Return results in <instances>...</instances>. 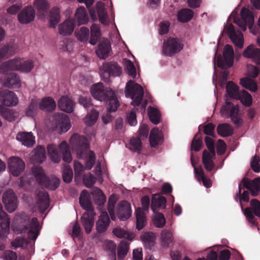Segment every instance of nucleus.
Instances as JSON below:
<instances>
[{"mask_svg":"<svg viewBox=\"0 0 260 260\" xmlns=\"http://www.w3.org/2000/svg\"><path fill=\"white\" fill-rule=\"evenodd\" d=\"M155 217L154 219V224L157 228H161L166 223V219L162 213H156Z\"/></svg>","mask_w":260,"mask_h":260,"instance_id":"63","label":"nucleus"},{"mask_svg":"<svg viewBox=\"0 0 260 260\" xmlns=\"http://www.w3.org/2000/svg\"><path fill=\"white\" fill-rule=\"evenodd\" d=\"M92 194L93 196L94 203L98 206H103L106 201V197L101 189L98 187H95Z\"/></svg>","mask_w":260,"mask_h":260,"instance_id":"39","label":"nucleus"},{"mask_svg":"<svg viewBox=\"0 0 260 260\" xmlns=\"http://www.w3.org/2000/svg\"><path fill=\"white\" fill-rule=\"evenodd\" d=\"M60 20V10L56 7H53L50 12L49 25L55 28Z\"/></svg>","mask_w":260,"mask_h":260,"instance_id":"37","label":"nucleus"},{"mask_svg":"<svg viewBox=\"0 0 260 260\" xmlns=\"http://www.w3.org/2000/svg\"><path fill=\"white\" fill-rule=\"evenodd\" d=\"M75 24L70 19H67L58 25L59 33L64 36H69L74 30Z\"/></svg>","mask_w":260,"mask_h":260,"instance_id":"31","label":"nucleus"},{"mask_svg":"<svg viewBox=\"0 0 260 260\" xmlns=\"http://www.w3.org/2000/svg\"><path fill=\"white\" fill-rule=\"evenodd\" d=\"M234 50L232 46L230 45H225L223 50V58L218 56L217 59V66L221 69H225L226 67H231L234 61Z\"/></svg>","mask_w":260,"mask_h":260,"instance_id":"12","label":"nucleus"},{"mask_svg":"<svg viewBox=\"0 0 260 260\" xmlns=\"http://www.w3.org/2000/svg\"><path fill=\"white\" fill-rule=\"evenodd\" d=\"M129 149L133 152H138L141 150L142 143L139 137L132 138L129 142Z\"/></svg>","mask_w":260,"mask_h":260,"instance_id":"51","label":"nucleus"},{"mask_svg":"<svg viewBox=\"0 0 260 260\" xmlns=\"http://www.w3.org/2000/svg\"><path fill=\"white\" fill-rule=\"evenodd\" d=\"M161 245L164 247H168L173 241V235L171 231L164 229L161 233Z\"/></svg>","mask_w":260,"mask_h":260,"instance_id":"45","label":"nucleus"},{"mask_svg":"<svg viewBox=\"0 0 260 260\" xmlns=\"http://www.w3.org/2000/svg\"><path fill=\"white\" fill-rule=\"evenodd\" d=\"M70 143L72 151L76 153L77 158L86 157L85 169L90 170L95 164V155L93 151L88 150V144L86 137L74 134L71 137Z\"/></svg>","mask_w":260,"mask_h":260,"instance_id":"1","label":"nucleus"},{"mask_svg":"<svg viewBox=\"0 0 260 260\" xmlns=\"http://www.w3.org/2000/svg\"><path fill=\"white\" fill-rule=\"evenodd\" d=\"M35 11L31 6H27L23 9L18 15V19L21 24H28L34 20Z\"/></svg>","mask_w":260,"mask_h":260,"instance_id":"19","label":"nucleus"},{"mask_svg":"<svg viewBox=\"0 0 260 260\" xmlns=\"http://www.w3.org/2000/svg\"><path fill=\"white\" fill-rule=\"evenodd\" d=\"M75 18L77 19L79 25L86 23L88 21V17L86 9L82 7L78 8L75 13Z\"/></svg>","mask_w":260,"mask_h":260,"instance_id":"44","label":"nucleus"},{"mask_svg":"<svg viewBox=\"0 0 260 260\" xmlns=\"http://www.w3.org/2000/svg\"><path fill=\"white\" fill-rule=\"evenodd\" d=\"M0 101L2 105L6 106H14L18 103L16 95L12 91L7 89L0 90Z\"/></svg>","mask_w":260,"mask_h":260,"instance_id":"17","label":"nucleus"},{"mask_svg":"<svg viewBox=\"0 0 260 260\" xmlns=\"http://www.w3.org/2000/svg\"><path fill=\"white\" fill-rule=\"evenodd\" d=\"M47 149L51 159L54 162H59L61 158L67 163H70L72 160L70 147L64 141L59 144L58 148L55 145L50 144L48 145Z\"/></svg>","mask_w":260,"mask_h":260,"instance_id":"5","label":"nucleus"},{"mask_svg":"<svg viewBox=\"0 0 260 260\" xmlns=\"http://www.w3.org/2000/svg\"><path fill=\"white\" fill-rule=\"evenodd\" d=\"M226 33L233 44L238 48L241 49L243 47V36L241 32L236 31L232 24L228 25L226 28Z\"/></svg>","mask_w":260,"mask_h":260,"instance_id":"18","label":"nucleus"},{"mask_svg":"<svg viewBox=\"0 0 260 260\" xmlns=\"http://www.w3.org/2000/svg\"><path fill=\"white\" fill-rule=\"evenodd\" d=\"M54 120L57 126L59 127L62 133L67 132L71 127L70 119L64 113H57L54 115Z\"/></svg>","mask_w":260,"mask_h":260,"instance_id":"21","label":"nucleus"},{"mask_svg":"<svg viewBox=\"0 0 260 260\" xmlns=\"http://www.w3.org/2000/svg\"><path fill=\"white\" fill-rule=\"evenodd\" d=\"M99 112L95 110H92L89 113L86 117L85 118L84 122L88 126L93 125L99 117Z\"/></svg>","mask_w":260,"mask_h":260,"instance_id":"55","label":"nucleus"},{"mask_svg":"<svg viewBox=\"0 0 260 260\" xmlns=\"http://www.w3.org/2000/svg\"><path fill=\"white\" fill-rule=\"evenodd\" d=\"M141 239L145 243L146 247L151 248L154 245L155 236L153 233L146 232L142 236Z\"/></svg>","mask_w":260,"mask_h":260,"instance_id":"54","label":"nucleus"},{"mask_svg":"<svg viewBox=\"0 0 260 260\" xmlns=\"http://www.w3.org/2000/svg\"><path fill=\"white\" fill-rule=\"evenodd\" d=\"M74 102L67 96H62L58 102L59 109L67 113H71L74 110Z\"/></svg>","mask_w":260,"mask_h":260,"instance_id":"30","label":"nucleus"},{"mask_svg":"<svg viewBox=\"0 0 260 260\" xmlns=\"http://www.w3.org/2000/svg\"><path fill=\"white\" fill-rule=\"evenodd\" d=\"M250 205L251 207H247L244 211V214L248 221L253 225H256L254 214L260 217V202L257 199H254L251 200Z\"/></svg>","mask_w":260,"mask_h":260,"instance_id":"13","label":"nucleus"},{"mask_svg":"<svg viewBox=\"0 0 260 260\" xmlns=\"http://www.w3.org/2000/svg\"><path fill=\"white\" fill-rule=\"evenodd\" d=\"M218 134L223 137L231 136L233 133V129L232 126L228 123L219 124L217 127Z\"/></svg>","mask_w":260,"mask_h":260,"instance_id":"43","label":"nucleus"},{"mask_svg":"<svg viewBox=\"0 0 260 260\" xmlns=\"http://www.w3.org/2000/svg\"><path fill=\"white\" fill-rule=\"evenodd\" d=\"M56 103L50 97L43 98L39 105V108L43 111L52 112L56 108Z\"/></svg>","mask_w":260,"mask_h":260,"instance_id":"34","label":"nucleus"},{"mask_svg":"<svg viewBox=\"0 0 260 260\" xmlns=\"http://www.w3.org/2000/svg\"><path fill=\"white\" fill-rule=\"evenodd\" d=\"M136 228L138 230H142L146 225V217L144 211L141 208H138L136 211Z\"/></svg>","mask_w":260,"mask_h":260,"instance_id":"38","label":"nucleus"},{"mask_svg":"<svg viewBox=\"0 0 260 260\" xmlns=\"http://www.w3.org/2000/svg\"><path fill=\"white\" fill-rule=\"evenodd\" d=\"M125 68L128 75L134 79L136 76V69L133 62L129 59H125Z\"/></svg>","mask_w":260,"mask_h":260,"instance_id":"61","label":"nucleus"},{"mask_svg":"<svg viewBox=\"0 0 260 260\" xmlns=\"http://www.w3.org/2000/svg\"><path fill=\"white\" fill-rule=\"evenodd\" d=\"M167 200L165 197L160 196L159 194H153L152 197L151 208L154 213H156L159 209H165Z\"/></svg>","mask_w":260,"mask_h":260,"instance_id":"28","label":"nucleus"},{"mask_svg":"<svg viewBox=\"0 0 260 260\" xmlns=\"http://www.w3.org/2000/svg\"><path fill=\"white\" fill-rule=\"evenodd\" d=\"M236 100H240L242 104L246 107H249L252 104V97L251 95L246 90L240 91L239 98Z\"/></svg>","mask_w":260,"mask_h":260,"instance_id":"52","label":"nucleus"},{"mask_svg":"<svg viewBox=\"0 0 260 260\" xmlns=\"http://www.w3.org/2000/svg\"><path fill=\"white\" fill-rule=\"evenodd\" d=\"M6 85L10 88H19L21 86V81L18 75L15 73H11L6 76Z\"/></svg>","mask_w":260,"mask_h":260,"instance_id":"32","label":"nucleus"},{"mask_svg":"<svg viewBox=\"0 0 260 260\" xmlns=\"http://www.w3.org/2000/svg\"><path fill=\"white\" fill-rule=\"evenodd\" d=\"M201 135V132L199 131L192 139L191 144V151H199L201 149L203 144Z\"/></svg>","mask_w":260,"mask_h":260,"instance_id":"49","label":"nucleus"},{"mask_svg":"<svg viewBox=\"0 0 260 260\" xmlns=\"http://www.w3.org/2000/svg\"><path fill=\"white\" fill-rule=\"evenodd\" d=\"M2 200L8 212H13L17 208V198L12 189H9L4 193Z\"/></svg>","mask_w":260,"mask_h":260,"instance_id":"15","label":"nucleus"},{"mask_svg":"<svg viewBox=\"0 0 260 260\" xmlns=\"http://www.w3.org/2000/svg\"><path fill=\"white\" fill-rule=\"evenodd\" d=\"M205 142L209 151L204 150L203 152L202 161L205 169L211 171L214 168L213 158L215 156L214 143L210 137L206 136Z\"/></svg>","mask_w":260,"mask_h":260,"instance_id":"9","label":"nucleus"},{"mask_svg":"<svg viewBox=\"0 0 260 260\" xmlns=\"http://www.w3.org/2000/svg\"><path fill=\"white\" fill-rule=\"evenodd\" d=\"M34 67V63L31 60H27L22 62L19 58H14L1 64L0 65V73L5 74L10 71H19L22 72L28 73Z\"/></svg>","mask_w":260,"mask_h":260,"instance_id":"6","label":"nucleus"},{"mask_svg":"<svg viewBox=\"0 0 260 260\" xmlns=\"http://www.w3.org/2000/svg\"><path fill=\"white\" fill-rule=\"evenodd\" d=\"M113 234L118 238H125L128 240H132L133 235L125 231L121 228H115L113 231Z\"/></svg>","mask_w":260,"mask_h":260,"instance_id":"58","label":"nucleus"},{"mask_svg":"<svg viewBox=\"0 0 260 260\" xmlns=\"http://www.w3.org/2000/svg\"><path fill=\"white\" fill-rule=\"evenodd\" d=\"M91 36L89 40V43L91 45L96 44L99 38L101 36L100 27L98 25L93 24L90 27Z\"/></svg>","mask_w":260,"mask_h":260,"instance_id":"47","label":"nucleus"},{"mask_svg":"<svg viewBox=\"0 0 260 260\" xmlns=\"http://www.w3.org/2000/svg\"><path fill=\"white\" fill-rule=\"evenodd\" d=\"M184 45L181 39L178 38L169 37L164 40L162 47V54L166 56L172 57L180 52Z\"/></svg>","mask_w":260,"mask_h":260,"instance_id":"8","label":"nucleus"},{"mask_svg":"<svg viewBox=\"0 0 260 260\" xmlns=\"http://www.w3.org/2000/svg\"><path fill=\"white\" fill-rule=\"evenodd\" d=\"M73 173L72 169L68 166H65L62 171V178L66 183H70L73 178Z\"/></svg>","mask_w":260,"mask_h":260,"instance_id":"62","label":"nucleus"},{"mask_svg":"<svg viewBox=\"0 0 260 260\" xmlns=\"http://www.w3.org/2000/svg\"><path fill=\"white\" fill-rule=\"evenodd\" d=\"M223 111L229 113L230 117L236 126L239 127L242 124V119L238 116V109L231 102H226L225 105L222 107L221 110L223 113Z\"/></svg>","mask_w":260,"mask_h":260,"instance_id":"16","label":"nucleus"},{"mask_svg":"<svg viewBox=\"0 0 260 260\" xmlns=\"http://www.w3.org/2000/svg\"><path fill=\"white\" fill-rule=\"evenodd\" d=\"M128 244L126 242H121L118 248L117 256L119 259H123L127 253Z\"/></svg>","mask_w":260,"mask_h":260,"instance_id":"59","label":"nucleus"},{"mask_svg":"<svg viewBox=\"0 0 260 260\" xmlns=\"http://www.w3.org/2000/svg\"><path fill=\"white\" fill-rule=\"evenodd\" d=\"M240 84L250 91L255 92L257 90V85L256 82L251 79L242 78L240 79Z\"/></svg>","mask_w":260,"mask_h":260,"instance_id":"46","label":"nucleus"},{"mask_svg":"<svg viewBox=\"0 0 260 260\" xmlns=\"http://www.w3.org/2000/svg\"><path fill=\"white\" fill-rule=\"evenodd\" d=\"M10 230V218L7 214L3 210L0 203V250L6 248L7 236Z\"/></svg>","mask_w":260,"mask_h":260,"instance_id":"10","label":"nucleus"},{"mask_svg":"<svg viewBox=\"0 0 260 260\" xmlns=\"http://www.w3.org/2000/svg\"><path fill=\"white\" fill-rule=\"evenodd\" d=\"M37 204L41 213H44L49 206V197L48 192L40 190L37 193Z\"/></svg>","mask_w":260,"mask_h":260,"instance_id":"23","label":"nucleus"},{"mask_svg":"<svg viewBox=\"0 0 260 260\" xmlns=\"http://www.w3.org/2000/svg\"><path fill=\"white\" fill-rule=\"evenodd\" d=\"M32 172L39 184L42 182L44 177L46 176L42 167L39 166L34 167L32 168Z\"/></svg>","mask_w":260,"mask_h":260,"instance_id":"60","label":"nucleus"},{"mask_svg":"<svg viewBox=\"0 0 260 260\" xmlns=\"http://www.w3.org/2000/svg\"><path fill=\"white\" fill-rule=\"evenodd\" d=\"M46 150L44 146H38L35 150V154L34 155V159L37 162L42 163L46 159Z\"/></svg>","mask_w":260,"mask_h":260,"instance_id":"48","label":"nucleus"},{"mask_svg":"<svg viewBox=\"0 0 260 260\" xmlns=\"http://www.w3.org/2000/svg\"><path fill=\"white\" fill-rule=\"evenodd\" d=\"M243 55L246 58L252 59L256 64H260V49L255 48L254 46H248L243 51Z\"/></svg>","mask_w":260,"mask_h":260,"instance_id":"24","label":"nucleus"},{"mask_svg":"<svg viewBox=\"0 0 260 260\" xmlns=\"http://www.w3.org/2000/svg\"><path fill=\"white\" fill-rule=\"evenodd\" d=\"M102 69L110 76H119L122 73V69L118 64L114 61L106 62L103 64Z\"/></svg>","mask_w":260,"mask_h":260,"instance_id":"26","label":"nucleus"},{"mask_svg":"<svg viewBox=\"0 0 260 260\" xmlns=\"http://www.w3.org/2000/svg\"><path fill=\"white\" fill-rule=\"evenodd\" d=\"M202 127L203 129V133L204 134L211 137L215 136L214 129L215 128V125L212 123H208L205 125L202 124L200 125L199 126V131L201 132Z\"/></svg>","mask_w":260,"mask_h":260,"instance_id":"57","label":"nucleus"},{"mask_svg":"<svg viewBox=\"0 0 260 260\" xmlns=\"http://www.w3.org/2000/svg\"><path fill=\"white\" fill-rule=\"evenodd\" d=\"M110 220L107 212H102L96 222V230L98 233H103L107 230Z\"/></svg>","mask_w":260,"mask_h":260,"instance_id":"22","label":"nucleus"},{"mask_svg":"<svg viewBox=\"0 0 260 260\" xmlns=\"http://www.w3.org/2000/svg\"><path fill=\"white\" fill-rule=\"evenodd\" d=\"M226 91L228 95L234 99L239 98L240 91L238 86L233 81H229L226 85Z\"/></svg>","mask_w":260,"mask_h":260,"instance_id":"36","label":"nucleus"},{"mask_svg":"<svg viewBox=\"0 0 260 260\" xmlns=\"http://www.w3.org/2000/svg\"><path fill=\"white\" fill-rule=\"evenodd\" d=\"M148 116L150 120L154 124H157L160 122V113L158 110L154 108L149 107Z\"/></svg>","mask_w":260,"mask_h":260,"instance_id":"56","label":"nucleus"},{"mask_svg":"<svg viewBox=\"0 0 260 260\" xmlns=\"http://www.w3.org/2000/svg\"><path fill=\"white\" fill-rule=\"evenodd\" d=\"M79 203L82 208L86 211L81 217V222L85 232L89 234L94 225V218L95 213L90 201V196L86 190H83L80 196Z\"/></svg>","mask_w":260,"mask_h":260,"instance_id":"4","label":"nucleus"},{"mask_svg":"<svg viewBox=\"0 0 260 260\" xmlns=\"http://www.w3.org/2000/svg\"><path fill=\"white\" fill-rule=\"evenodd\" d=\"M111 49L110 42L107 40H104L100 42L95 52L97 56L101 59H105L109 55Z\"/></svg>","mask_w":260,"mask_h":260,"instance_id":"25","label":"nucleus"},{"mask_svg":"<svg viewBox=\"0 0 260 260\" xmlns=\"http://www.w3.org/2000/svg\"><path fill=\"white\" fill-rule=\"evenodd\" d=\"M8 165L10 172L14 176H19L25 167L24 161L17 156L11 157L8 159Z\"/></svg>","mask_w":260,"mask_h":260,"instance_id":"14","label":"nucleus"},{"mask_svg":"<svg viewBox=\"0 0 260 260\" xmlns=\"http://www.w3.org/2000/svg\"><path fill=\"white\" fill-rule=\"evenodd\" d=\"M132 215L131 205L126 201L120 202L117 210V215L120 220L124 221L129 218Z\"/></svg>","mask_w":260,"mask_h":260,"instance_id":"20","label":"nucleus"},{"mask_svg":"<svg viewBox=\"0 0 260 260\" xmlns=\"http://www.w3.org/2000/svg\"><path fill=\"white\" fill-rule=\"evenodd\" d=\"M78 102L85 109L89 108L92 105L91 99L89 96H80L78 99Z\"/></svg>","mask_w":260,"mask_h":260,"instance_id":"64","label":"nucleus"},{"mask_svg":"<svg viewBox=\"0 0 260 260\" xmlns=\"http://www.w3.org/2000/svg\"><path fill=\"white\" fill-rule=\"evenodd\" d=\"M0 115L9 122H12L18 117V113L15 110L0 105Z\"/></svg>","mask_w":260,"mask_h":260,"instance_id":"29","label":"nucleus"},{"mask_svg":"<svg viewBox=\"0 0 260 260\" xmlns=\"http://www.w3.org/2000/svg\"><path fill=\"white\" fill-rule=\"evenodd\" d=\"M161 140L158 128H153L151 129L149 136V142L152 147L155 148Z\"/></svg>","mask_w":260,"mask_h":260,"instance_id":"41","label":"nucleus"},{"mask_svg":"<svg viewBox=\"0 0 260 260\" xmlns=\"http://www.w3.org/2000/svg\"><path fill=\"white\" fill-rule=\"evenodd\" d=\"M16 139L28 147H31L35 142V137L31 132H19L16 136Z\"/></svg>","mask_w":260,"mask_h":260,"instance_id":"27","label":"nucleus"},{"mask_svg":"<svg viewBox=\"0 0 260 260\" xmlns=\"http://www.w3.org/2000/svg\"><path fill=\"white\" fill-rule=\"evenodd\" d=\"M116 244L111 240H107L105 243V249L109 253L111 260H116Z\"/></svg>","mask_w":260,"mask_h":260,"instance_id":"53","label":"nucleus"},{"mask_svg":"<svg viewBox=\"0 0 260 260\" xmlns=\"http://www.w3.org/2000/svg\"><path fill=\"white\" fill-rule=\"evenodd\" d=\"M125 94L126 97H129L133 100L131 103L132 105L134 107L138 106L143 98V88L139 84L129 80L127 82L125 86Z\"/></svg>","mask_w":260,"mask_h":260,"instance_id":"7","label":"nucleus"},{"mask_svg":"<svg viewBox=\"0 0 260 260\" xmlns=\"http://www.w3.org/2000/svg\"><path fill=\"white\" fill-rule=\"evenodd\" d=\"M75 35L80 42H87L89 37V29L85 26L81 27L78 31L75 32Z\"/></svg>","mask_w":260,"mask_h":260,"instance_id":"50","label":"nucleus"},{"mask_svg":"<svg viewBox=\"0 0 260 260\" xmlns=\"http://www.w3.org/2000/svg\"><path fill=\"white\" fill-rule=\"evenodd\" d=\"M240 15L241 18L234 19V23L243 31L246 30L247 26L251 28L254 24V16L252 13L249 9L243 8Z\"/></svg>","mask_w":260,"mask_h":260,"instance_id":"11","label":"nucleus"},{"mask_svg":"<svg viewBox=\"0 0 260 260\" xmlns=\"http://www.w3.org/2000/svg\"><path fill=\"white\" fill-rule=\"evenodd\" d=\"M193 15L192 10L185 8L180 10L177 14V19L181 22H187L190 21Z\"/></svg>","mask_w":260,"mask_h":260,"instance_id":"40","label":"nucleus"},{"mask_svg":"<svg viewBox=\"0 0 260 260\" xmlns=\"http://www.w3.org/2000/svg\"><path fill=\"white\" fill-rule=\"evenodd\" d=\"M90 92L95 99L106 103L109 112H115L120 105L115 92L110 88L105 89L101 83L93 85L90 88Z\"/></svg>","mask_w":260,"mask_h":260,"instance_id":"2","label":"nucleus"},{"mask_svg":"<svg viewBox=\"0 0 260 260\" xmlns=\"http://www.w3.org/2000/svg\"><path fill=\"white\" fill-rule=\"evenodd\" d=\"M39 106V105L38 101L35 99H32L25 110V115L29 117H34L38 113Z\"/></svg>","mask_w":260,"mask_h":260,"instance_id":"42","label":"nucleus"},{"mask_svg":"<svg viewBox=\"0 0 260 260\" xmlns=\"http://www.w3.org/2000/svg\"><path fill=\"white\" fill-rule=\"evenodd\" d=\"M34 5L39 14L43 16L49 8V4L46 0H35Z\"/></svg>","mask_w":260,"mask_h":260,"instance_id":"35","label":"nucleus"},{"mask_svg":"<svg viewBox=\"0 0 260 260\" xmlns=\"http://www.w3.org/2000/svg\"><path fill=\"white\" fill-rule=\"evenodd\" d=\"M41 227L37 218L33 217L30 220L23 225L20 229L21 233H27V238L24 237H17L14 240L11 242V245L15 249L19 247L24 248L30 243V240L35 241L40 234ZM35 242L33 244L34 245Z\"/></svg>","mask_w":260,"mask_h":260,"instance_id":"3","label":"nucleus"},{"mask_svg":"<svg viewBox=\"0 0 260 260\" xmlns=\"http://www.w3.org/2000/svg\"><path fill=\"white\" fill-rule=\"evenodd\" d=\"M59 183L60 180L58 178L55 177L49 178L46 176L44 177L42 182L40 184L48 189L53 190L58 187Z\"/></svg>","mask_w":260,"mask_h":260,"instance_id":"33","label":"nucleus"}]
</instances>
